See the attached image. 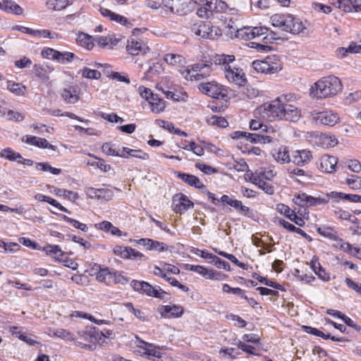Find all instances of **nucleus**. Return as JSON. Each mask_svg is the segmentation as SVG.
Segmentation results:
<instances>
[{
  "label": "nucleus",
  "mask_w": 361,
  "mask_h": 361,
  "mask_svg": "<svg viewBox=\"0 0 361 361\" xmlns=\"http://www.w3.org/2000/svg\"><path fill=\"white\" fill-rule=\"evenodd\" d=\"M343 88L340 79L334 75L323 77L310 89L311 97L321 99L337 94Z\"/></svg>",
  "instance_id": "1"
},
{
  "label": "nucleus",
  "mask_w": 361,
  "mask_h": 361,
  "mask_svg": "<svg viewBox=\"0 0 361 361\" xmlns=\"http://www.w3.org/2000/svg\"><path fill=\"white\" fill-rule=\"evenodd\" d=\"M271 25L274 27H279L283 31L296 35L305 29V25L300 18H295L291 14L272 15L270 18Z\"/></svg>",
  "instance_id": "2"
},
{
  "label": "nucleus",
  "mask_w": 361,
  "mask_h": 361,
  "mask_svg": "<svg viewBox=\"0 0 361 361\" xmlns=\"http://www.w3.org/2000/svg\"><path fill=\"white\" fill-rule=\"evenodd\" d=\"M197 10V15L202 18H209L213 16L214 12L221 13L227 9V4L221 0H209L201 4Z\"/></svg>",
  "instance_id": "3"
},
{
  "label": "nucleus",
  "mask_w": 361,
  "mask_h": 361,
  "mask_svg": "<svg viewBox=\"0 0 361 361\" xmlns=\"http://www.w3.org/2000/svg\"><path fill=\"white\" fill-rule=\"evenodd\" d=\"M287 97L288 95L283 94L277 97L267 106L264 104V111L270 120H281L282 116H284V106L286 104L283 103V99L288 100L289 99H287Z\"/></svg>",
  "instance_id": "4"
},
{
  "label": "nucleus",
  "mask_w": 361,
  "mask_h": 361,
  "mask_svg": "<svg viewBox=\"0 0 361 361\" xmlns=\"http://www.w3.org/2000/svg\"><path fill=\"white\" fill-rule=\"evenodd\" d=\"M42 56L44 58L51 59L63 64L71 62L75 58V54L72 52H61L52 48L43 49L42 51Z\"/></svg>",
  "instance_id": "5"
},
{
  "label": "nucleus",
  "mask_w": 361,
  "mask_h": 361,
  "mask_svg": "<svg viewBox=\"0 0 361 361\" xmlns=\"http://www.w3.org/2000/svg\"><path fill=\"white\" fill-rule=\"evenodd\" d=\"M225 76L229 82L241 87L247 82V79L242 68L228 66L226 68Z\"/></svg>",
  "instance_id": "6"
},
{
  "label": "nucleus",
  "mask_w": 361,
  "mask_h": 361,
  "mask_svg": "<svg viewBox=\"0 0 361 361\" xmlns=\"http://www.w3.org/2000/svg\"><path fill=\"white\" fill-rule=\"evenodd\" d=\"M193 206L194 204L183 193L176 194L173 197L172 207L176 214H182Z\"/></svg>",
  "instance_id": "7"
},
{
  "label": "nucleus",
  "mask_w": 361,
  "mask_h": 361,
  "mask_svg": "<svg viewBox=\"0 0 361 361\" xmlns=\"http://www.w3.org/2000/svg\"><path fill=\"white\" fill-rule=\"evenodd\" d=\"M317 123L322 125L334 126L339 122V116L332 111H321L316 113L313 116Z\"/></svg>",
  "instance_id": "8"
},
{
  "label": "nucleus",
  "mask_w": 361,
  "mask_h": 361,
  "mask_svg": "<svg viewBox=\"0 0 361 361\" xmlns=\"http://www.w3.org/2000/svg\"><path fill=\"white\" fill-rule=\"evenodd\" d=\"M338 158L329 154L323 155L317 162V168L324 173H331L336 171Z\"/></svg>",
  "instance_id": "9"
},
{
  "label": "nucleus",
  "mask_w": 361,
  "mask_h": 361,
  "mask_svg": "<svg viewBox=\"0 0 361 361\" xmlns=\"http://www.w3.org/2000/svg\"><path fill=\"white\" fill-rule=\"evenodd\" d=\"M23 142L28 144L32 146H35L41 149H49L53 151L56 150V147L51 145L47 139L39 137L34 135H26L21 139Z\"/></svg>",
  "instance_id": "10"
},
{
  "label": "nucleus",
  "mask_w": 361,
  "mask_h": 361,
  "mask_svg": "<svg viewBox=\"0 0 361 361\" xmlns=\"http://www.w3.org/2000/svg\"><path fill=\"white\" fill-rule=\"evenodd\" d=\"M199 90L204 94L212 97L214 99L224 97L225 94H222L220 87L215 82H201L199 85Z\"/></svg>",
  "instance_id": "11"
},
{
  "label": "nucleus",
  "mask_w": 361,
  "mask_h": 361,
  "mask_svg": "<svg viewBox=\"0 0 361 361\" xmlns=\"http://www.w3.org/2000/svg\"><path fill=\"white\" fill-rule=\"evenodd\" d=\"M252 68L257 73H275L281 69L280 66H273L271 64V61L269 60L259 61L255 60L252 62Z\"/></svg>",
  "instance_id": "12"
},
{
  "label": "nucleus",
  "mask_w": 361,
  "mask_h": 361,
  "mask_svg": "<svg viewBox=\"0 0 361 361\" xmlns=\"http://www.w3.org/2000/svg\"><path fill=\"white\" fill-rule=\"evenodd\" d=\"M159 312L163 317L166 318H178L180 317L183 314V307L180 305H162L158 309Z\"/></svg>",
  "instance_id": "13"
},
{
  "label": "nucleus",
  "mask_w": 361,
  "mask_h": 361,
  "mask_svg": "<svg viewBox=\"0 0 361 361\" xmlns=\"http://www.w3.org/2000/svg\"><path fill=\"white\" fill-rule=\"evenodd\" d=\"M312 158V152L310 150H296L292 152L291 162L302 166L309 163Z\"/></svg>",
  "instance_id": "14"
},
{
  "label": "nucleus",
  "mask_w": 361,
  "mask_h": 361,
  "mask_svg": "<svg viewBox=\"0 0 361 361\" xmlns=\"http://www.w3.org/2000/svg\"><path fill=\"white\" fill-rule=\"evenodd\" d=\"M145 295L155 298H159L164 302H167L171 300V294L161 288L160 286H153L148 283L147 291Z\"/></svg>",
  "instance_id": "15"
},
{
  "label": "nucleus",
  "mask_w": 361,
  "mask_h": 361,
  "mask_svg": "<svg viewBox=\"0 0 361 361\" xmlns=\"http://www.w3.org/2000/svg\"><path fill=\"white\" fill-rule=\"evenodd\" d=\"M177 177L181 179L188 185L197 189H205L206 186L200 181V178L194 175L178 172Z\"/></svg>",
  "instance_id": "16"
},
{
  "label": "nucleus",
  "mask_w": 361,
  "mask_h": 361,
  "mask_svg": "<svg viewBox=\"0 0 361 361\" xmlns=\"http://www.w3.org/2000/svg\"><path fill=\"white\" fill-rule=\"evenodd\" d=\"M300 118V110L293 105L286 104L284 106V116H282L281 120L296 122Z\"/></svg>",
  "instance_id": "17"
},
{
  "label": "nucleus",
  "mask_w": 361,
  "mask_h": 361,
  "mask_svg": "<svg viewBox=\"0 0 361 361\" xmlns=\"http://www.w3.org/2000/svg\"><path fill=\"white\" fill-rule=\"evenodd\" d=\"M62 98L69 104H75L79 99V96L77 93L76 87L68 86L62 90L61 92Z\"/></svg>",
  "instance_id": "18"
},
{
  "label": "nucleus",
  "mask_w": 361,
  "mask_h": 361,
  "mask_svg": "<svg viewBox=\"0 0 361 361\" xmlns=\"http://www.w3.org/2000/svg\"><path fill=\"white\" fill-rule=\"evenodd\" d=\"M0 8L16 15H21L23 11V8L12 0H1L0 1Z\"/></svg>",
  "instance_id": "19"
},
{
  "label": "nucleus",
  "mask_w": 361,
  "mask_h": 361,
  "mask_svg": "<svg viewBox=\"0 0 361 361\" xmlns=\"http://www.w3.org/2000/svg\"><path fill=\"white\" fill-rule=\"evenodd\" d=\"M43 250L59 262L65 261L63 257L65 253L61 250L59 245H47L43 247Z\"/></svg>",
  "instance_id": "20"
},
{
  "label": "nucleus",
  "mask_w": 361,
  "mask_h": 361,
  "mask_svg": "<svg viewBox=\"0 0 361 361\" xmlns=\"http://www.w3.org/2000/svg\"><path fill=\"white\" fill-rule=\"evenodd\" d=\"M53 71V68L49 66H44L41 64H35L33 66V73L35 75L42 80L43 82H46L49 80L48 74Z\"/></svg>",
  "instance_id": "21"
},
{
  "label": "nucleus",
  "mask_w": 361,
  "mask_h": 361,
  "mask_svg": "<svg viewBox=\"0 0 361 361\" xmlns=\"http://www.w3.org/2000/svg\"><path fill=\"white\" fill-rule=\"evenodd\" d=\"M164 61L169 65L178 66L180 67H184L186 64L185 59L180 54H166L164 56Z\"/></svg>",
  "instance_id": "22"
},
{
  "label": "nucleus",
  "mask_w": 361,
  "mask_h": 361,
  "mask_svg": "<svg viewBox=\"0 0 361 361\" xmlns=\"http://www.w3.org/2000/svg\"><path fill=\"white\" fill-rule=\"evenodd\" d=\"M273 139V137L270 135H264L259 133H248L247 136V140H250L252 143H270Z\"/></svg>",
  "instance_id": "23"
},
{
  "label": "nucleus",
  "mask_w": 361,
  "mask_h": 361,
  "mask_svg": "<svg viewBox=\"0 0 361 361\" xmlns=\"http://www.w3.org/2000/svg\"><path fill=\"white\" fill-rule=\"evenodd\" d=\"M213 26L210 23H204L200 24L195 31V34L204 39H212L213 37Z\"/></svg>",
  "instance_id": "24"
},
{
  "label": "nucleus",
  "mask_w": 361,
  "mask_h": 361,
  "mask_svg": "<svg viewBox=\"0 0 361 361\" xmlns=\"http://www.w3.org/2000/svg\"><path fill=\"white\" fill-rule=\"evenodd\" d=\"M93 195L98 200L109 201L114 197V190L111 188H92Z\"/></svg>",
  "instance_id": "25"
},
{
  "label": "nucleus",
  "mask_w": 361,
  "mask_h": 361,
  "mask_svg": "<svg viewBox=\"0 0 361 361\" xmlns=\"http://www.w3.org/2000/svg\"><path fill=\"white\" fill-rule=\"evenodd\" d=\"M149 104L151 106V111L154 114H159L165 109V102L163 99L160 98L157 94L149 100Z\"/></svg>",
  "instance_id": "26"
},
{
  "label": "nucleus",
  "mask_w": 361,
  "mask_h": 361,
  "mask_svg": "<svg viewBox=\"0 0 361 361\" xmlns=\"http://www.w3.org/2000/svg\"><path fill=\"white\" fill-rule=\"evenodd\" d=\"M331 198H340L350 202H361V195L356 194H346L341 192H331L329 194Z\"/></svg>",
  "instance_id": "27"
},
{
  "label": "nucleus",
  "mask_w": 361,
  "mask_h": 361,
  "mask_svg": "<svg viewBox=\"0 0 361 361\" xmlns=\"http://www.w3.org/2000/svg\"><path fill=\"white\" fill-rule=\"evenodd\" d=\"M274 157L276 161L279 163L291 162V155L289 154L287 147L284 146L280 147L278 152L274 154Z\"/></svg>",
  "instance_id": "28"
},
{
  "label": "nucleus",
  "mask_w": 361,
  "mask_h": 361,
  "mask_svg": "<svg viewBox=\"0 0 361 361\" xmlns=\"http://www.w3.org/2000/svg\"><path fill=\"white\" fill-rule=\"evenodd\" d=\"M77 40L80 46L85 47L88 50H91L94 47V42L92 36L84 32H80L78 34Z\"/></svg>",
  "instance_id": "29"
},
{
  "label": "nucleus",
  "mask_w": 361,
  "mask_h": 361,
  "mask_svg": "<svg viewBox=\"0 0 361 361\" xmlns=\"http://www.w3.org/2000/svg\"><path fill=\"white\" fill-rule=\"evenodd\" d=\"M317 231L319 234L330 240L342 241V239L337 235L336 232L331 227H319Z\"/></svg>",
  "instance_id": "30"
},
{
  "label": "nucleus",
  "mask_w": 361,
  "mask_h": 361,
  "mask_svg": "<svg viewBox=\"0 0 361 361\" xmlns=\"http://www.w3.org/2000/svg\"><path fill=\"white\" fill-rule=\"evenodd\" d=\"M161 71V65L159 63H154L145 71L142 80H152L154 75H159Z\"/></svg>",
  "instance_id": "31"
},
{
  "label": "nucleus",
  "mask_w": 361,
  "mask_h": 361,
  "mask_svg": "<svg viewBox=\"0 0 361 361\" xmlns=\"http://www.w3.org/2000/svg\"><path fill=\"white\" fill-rule=\"evenodd\" d=\"M252 278L257 279L259 283H263L267 286L274 288L277 290H283V287L282 285H281L279 283L271 281L269 279H268L267 277L261 276L257 273H253L252 275Z\"/></svg>",
  "instance_id": "32"
},
{
  "label": "nucleus",
  "mask_w": 361,
  "mask_h": 361,
  "mask_svg": "<svg viewBox=\"0 0 361 361\" xmlns=\"http://www.w3.org/2000/svg\"><path fill=\"white\" fill-rule=\"evenodd\" d=\"M96 279L99 282L108 284L113 279V271H111L108 268L100 269L97 274Z\"/></svg>",
  "instance_id": "33"
},
{
  "label": "nucleus",
  "mask_w": 361,
  "mask_h": 361,
  "mask_svg": "<svg viewBox=\"0 0 361 361\" xmlns=\"http://www.w3.org/2000/svg\"><path fill=\"white\" fill-rule=\"evenodd\" d=\"M35 167L38 171L44 172L49 171L54 175H59L61 173V169L52 167L49 162H37Z\"/></svg>",
  "instance_id": "34"
},
{
  "label": "nucleus",
  "mask_w": 361,
  "mask_h": 361,
  "mask_svg": "<svg viewBox=\"0 0 361 361\" xmlns=\"http://www.w3.org/2000/svg\"><path fill=\"white\" fill-rule=\"evenodd\" d=\"M123 152L127 157L129 155L130 157L138 158L142 160H147L149 159L148 154L142 152L140 149H132L128 147H123Z\"/></svg>",
  "instance_id": "35"
},
{
  "label": "nucleus",
  "mask_w": 361,
  "mask_h": 361,
  "mask_svg": "<svg viewBox=\"0 0 361 361\" xmlns=\"http://www.w3.org/2000/svg\"><path fill=\"white\" fill-rule=\"evenodd\" d=\"M7 89L17 96L24 95L26 90L25 86L13 81L7 82Z\"/></svg>",
  "instance_id": "36"
},
{
  "label": "nucleus",
  "mask_w": 361,
  "mask_h": 361,
  "mask_svg": "<svg viewBox=\"0 0 361 361\" xmlns=\"http://www.w3.org/2000/svg\"><path fill=\"white\" fill-rule=\"evenodd\" d=\"M89 156L92 157H94L95 159H98V161H91L88 160L86 162L87 165L92 166H95L97 168H99V169H101L104 172H107V171H110L111 166L109 164H106L103 159H99L98 157L94 156L92 154H89Z\"/></svg>",
  "instance_id": "37"
},
{
  "label": "nucleus",
  "mask_w": 361,
  "mask_h": 361,
  "mask_svg": "<svg viewBox=\"0 0 361 361\" xmlns=\"http://www.w3.org/2000/svg\"><path fill=\"white\" fill-rule=\"evenodd\" d=\"M142 43L139 41H135L134 39H131V41H128V44L126 46V49L128 52L133 55L136 56L139 54V52L142 50Z\"/></svg>",
  "instance_id": "38"
},
{
  "label": "nucleus",
  "mask_w": 361,
  "mask_h": 361,
  "mask_svg": "<svg viewBox=\"0 0 361 361\" xmlns=\"http://www.w3.org/2000/svg\"><path fill=\"white\" fill-rule=\"evenodd\" d=\"M140 351V353L142 355H145L147 356L148 359H152V357L161 359L162 357V354L156 350L157 348L154 347H142L139 346Z\"/></svg>",
  "instance_id": "39"
},
{
  "label": "nucleus",
  "mask_w": 361,
  "mask_h": 361,
  "mask_svg": "<svg viewBox=\"0 0 361 361\" xmlns=\"http://www.w3.org/2000/svg\"><path fill=\"white\" fill-rule=\"evenodd\" d=\"M148 282L144 281L133 280L130 281L131 288L140 294L145 295L148 287Z\"/></svg>",
  "instance_id": "40"
},
{
  "label": "nucleus",
  "mask_w": 361,
  "mask_h": 361,
  "mask_svg": "<svg viewBox=\"0 0 361 361\" xmlns=\"http://www.w3.org/2000/svg\"><path fill=\"white\" fill-rule=\"evenodd\" d=\"M68 4V0H49L47 3L48 8L54 11H61L65 8Z\"/></svg>",
  "instance_id": "41"
},
{
  "label": "nucleus",
  "mask_w": 361,
  "mask_h": 361,
  "mask_svg": "<svg viewBox=\"0 0 361 361\" xmlns=\"http://www.w3.org/2000/svg\"><path fill=\"white\" fill-rule=\"evenodd\" d=\"M334 4L345 12L355 11L353 0H336Z\"/></svg>",
  "instance_id": "42"
},
{
  "label": "nucleus",
  "mask_w": 361,
  "mask_h": 361,
  "mask_svg": "<svg viewBox=\"0 0 361 361\" xmlns=\"http://www.w3.org/2000/svg\"><path fill=\"white\" fill-rule=\"evenodd\" d=\"M1 157H4L10 161H17L19 159H23L22 156L11 148H6L1 152Z\"/></svg>",
  "instance_id": "43"
},
{
  "label": "nucleus",
  "mask_w": 361,
  "mask_h": 361,
  "mask_svg": "<svg viewBox=\"0 0 361 361\" xmlns=\"http://www.w3.org/2000/svg\"><path fill=\"white\" fill-rule=\"evenodd\" d=\"M52 333L54 336L61 338L66 340V341H74L75 340V337H74L73 334H72L71 333H70L69 331H68L67 330H66L64 329H54Z\"/></svg>",
  "instance_id": "44"
},
{
  "label": "nucleus",
  "mask_w": 361,
  "mask_h": 361,
  "mask_svg": "<svg viewBox=\"0 0 361 361\" xmlns=\"http://www.w3.org/2000/svg\"><path fill=\"white\" fill-rule=\"evenodd\" d=\"M102 150L104 153L107 155H111L114 157H127L125 154H121L115 149L112 147V145L110 142H105L102 146Z\"/></svg>",
  "instance_id": "45"
},
{
  "label": "nucleus",
  "mask_w": 361,
  "mask_h": 361,
  "mask_svg": "<svg viewBox=\"0 0 361 361\" xmlns=\"http://www.w3.org/2000/svg\"><path fill=\"white\" fill-rule=\"evenodd\" d=\"M329 195L325 198L314 197L307 195V207L316 206L322 204H326L329 200Z\"/></svg>",
  "instance_id": "46"
},
{
  "label": "nucleus",
  "mask_w": 361,
  "mask_h": 361,
  "mask_svg": "<svg viewBox=\"0 0 361 361\" xmlns=\"http://www.w3.org/2000/svg\"><path fill=\"white\" fill-rule=\"evenodd\" d=\"M124 305L129 312H132L140 320L143 322L147 320L145 313L139 309H135L132 302H127Z\"/></svg>",
  "instance_id": "47"
},
{
  "label": "nucleus",
  "mask_w": 361,
  "mask_h": 361,
  "mask_svg": "<svg viewBox=\"0 0 361 361\" xmlns=\"http://www.w3.org/2000/svg\"><path fill=\"white\" fill-rule=\"evenodd\" d=\"M302 328L306 333L312 334L316 336L321 337L325 340H327V339H329V338H330L329 334H326L316 328H314L312 326H303Z\"/></svg>",
  "instance_id": "48"
},
{
  "label": "nucleus",
  "mask_w": 361,
  "mask_h": 361,
  "mask_svg": "<svg viewBox=\"0 0 361 361\" xmlns=\"http://www.w3.org/2000/svg\"><path fill=\"white\" fill-rule=\"evenodd\" d=\"M82 76L88 79H99L101 73L97 70H92L85 67L82 71Z\"/></svg>",
  "instance_id": "49"
},
{
  "label": "nucleus",
  "mask_w": 361,
  "mask_h": 361,
  "mask_svg": "<svg viewBox=\"0 0 361 361\" xmlns=\"http://www.w3.org/2000/svg\"><path fill=\"white\" fill-rule=\"evenodd\" d=\"M167 247H167L166 244H165L162 242H159V241H157V240H154L151 239L147 250L157 251V252H164L167 250Z\"/></svg>",
  "instance_id": "50"
},
{
  "label": "nucleus",
  "mask_w": 361,
  "mask_h": 361,
  "mask_svg": "<svg viewBox=\"0 0 361 361\" xmlns=\"http://www.w3.org/2000/svg\"><path fill=\"white\" fill-rule=\"evenodd\" d=\"M346 183L352 189L356 190L361 188V178L357 176L352 175L350 178L346 179Z\"/></svg>",
  "instance_id": "51"
},
{
  "label": "nucleus",
  "mask_w": 361,
  "mask_h": 361,
  "mask_svg": "<svg viewBox=\"0 0 361 361\" xmlns=\"http://www.w3.org/2000/svg\"><path fill=\"white\" fill-rule=\"evenodd\" d=\"M195 167L200 170L204 173L207 175H211L218 171V170L216 168H214L209 165L200 162H197L195 164Z\"/></svg>",
  "instance_id": "52"
},
{
  "label": "nucleus",
  "mask_w": 361,
  "mask_h": 361,
  "mask_svg": "<svg viewBox=\"0 0 361 361\" xmlns=\"http://www.w3.org/2000/svg\"><path fill=\"white\" fill-rule=\"evenodd\" d=\"M6 118L8 121L20 122L25 119V116L20 112L8 110L6 112Z\"/></svg>",
  "instance_id": "53"
},
{
  "label": "nucleus",
  "mask_w": 361,
  "mask_h": 361,
  "mask_svg": "<svg viewBox=\"0 0 361 361\" xmlns=\"http://www.w3.org/2000/svg\"><path fill=\"white\" fill-rule=\"evenodd\" d=\"M129 247L117 245L114 248V253L123 259L130 258Z\"/></svg>",
  "instance_id": "54"
},
{
  "label": "nucleus",
  "mask_w": 361,
  "mask_h": 361,
  "mask_svg": "<svg viewBox=\"0 0 361 361\" xmlns=\"http://www.w3.org/2000/svg\"><path fill=\"white\" fill-rule=\"evenodd\" d=\"M250 32H252V28L249 27H244L240 30H236L235 37L240 38L244 40H250L252 39V38H247V37L250 36Z\"/></svg>",
  "instance_id": "55"
},
{
  "label": "nucleus",
  "mask_w": 361,
  "mask_h": 361,
  "mask_svg": "<svg viewBox=\"0 0 361 361\" xmlns=\"http://www.w3.org/2000/svg\"><path fill=\"white\" fill-rule=\"evenodd\" d=\"M345 165L352 171L359 173L361 171V164L358 160H349L345 162Z\"/></svg>",
  "instance_id": "56"
},
{
  "label": "nucleus",
  "mask_w": 361,
  "mask_h": 361,
  "mask_svg": "<svg viewBox=\"0 0 361 361\" xmlns=\"http://www.w3.org/2000/svg\"><path fill=\"white\" fill-rule=\"evenodd\" d=\"M139 90L140 96L143 99H146L148 102L149 100L152 99V97H154V95H156V94H154L149 88L143 86H140L139 87Z\"/></svg>",
  "instance_id": "57"
},
{
  "label": "nucleus",
  "mask_w": 361,
  "mask_h": 361,
  "mask_svg": "<svg viewBox=\"0 0 361 361\" xmlns=\"http://www.w3.org/2000/svg\"><path fill=\"white\" fill-rule=\"evenodd\" d=\"M90 334L91 338L90 339L92 341H90V343L96 344L99 341H100L102 337L104 336V334L102 331H99L96 328H91L90 329Z\"/></svg>",
  "instance_id": "58"
},
{
  "label": "nucleus",
  "mask_w": 361,
  "mask_h": 361,
  "mask_svg": "<svg viewBox=\"0 0 361 361\" xmlns=\"http://www.w3.org/2000/svg\"><path fill=\"white\" fill-rule=\"evenodd\" d=\"M112 36H99L96 37L94 40L98 44V45L101 47H106L109 45V42H111Z\"/></svg>",
  "instance_id": "59"
},
{
  "label": "nucleus",
  "mask_w": 361,
  "mask_h": 361,
  "mask_svg": "<svg viewBox=\"0 0 361 361\" xmlns=\"http://www.w3.org/2000/svg\"><path fill=\"white\" fill-rule=\"evenodd\" d=\"M219 60V63L224 66V69L228 66H231L229 64L235 61V56L233 55H221Z\"/></svg>",
  "instance_id": "60"
},
{
  "label": "nucleus",
  "mask_w": 361,
  "mask_h": 361,
  "mask_svg": "<svg viewBox=\"0 0 361 361\" xmlns=\"http://www.w3.org/2000/svg\"><path fill=\"white\" fill-rule=\"evenodd\" d=\"M307 194L303 192L295 196L293 201L295 204L305 207H307Z\"/></svg>",
  "instance_id": "61"
},
{
  "label": "nucleus",
  "mask_w": 361,
  "mask_h": 361,
  "mask_svg": "<svg viewBox=\"0 0 361 361\" xmlns=\"http://www.w3.org/2000/svg\"><path fill=\"white\" fill-rule=\"evenodd\" d=\"M345 282L349 288L361 295V283L355 282L350 278H346Z\"/></svg>",
  "instance_id": "62"
},
{
  "label": "nucleus",
  "mask_w": 361,
  "mask_h": 361,
  "mask_svg": "<svg viewBox=\"0 0 361 361\" xmlns=\"http://www.w3.org/2000/svg\"><path fill=\"white\" fill-rule=\"evenodd\" d=\"M276 209L278 212L283 214L288 219V216H290V214H292V212L294 211L291 210L288 206L281 203L276 205Z\"/></svg>",
  "instance_id": "63"
},
{
  "label": "nucleus",
  "mask_w": 361,
  "mask_h": 361,
  "mask_svg": "<svg viewBox=\"0 0 361 361\" xmlns=\"http://www.w3.org/2000/svg\"><path fill=\"white\" fill-rule=\"evenodd\" d=\"M112 280L115 282V283H121L122 285H125L129 281L128 277L123 276L121 274L117 271H113V279Z\"/></svg>",
  "instance_id": "64"
}]
</instances>
